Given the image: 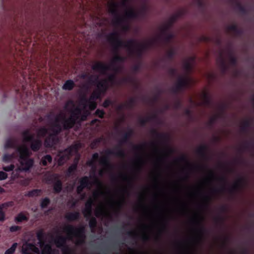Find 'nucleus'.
Returning <instances> with one entry per match:
<instances>
[{
    "label": "nucleus",
    "instance_id": "1",
    "mask_svg": "<svg viewBox=\"0 0 254 254\" xmlns=\"http://www.w3.org/2000/svg\"><path fill=\"white\" fill-rule=\"evenodd\" d=\"M114 75H110L107 79L102 80L97 84V89L93 92L88 100L82 98L78 104H75L73 101H68L65 106V110L70 113V117L65 119V115L64 113H60L56 118L54 124L48 129L41 128L38 131L37 138L34 139V134L29 130H25L23 132V141L31 142V148L35 151L38 150L42 145V141L40 137L49 135L45 140L44 144L47 147H52L58 142L57 134L62 127L64 129L71 128L76 123L86 120L89 114V110H94L96 107V101L102 93L105 92L109 83L112 82Z\"/></svg>",
    "mask_w": 254,
    "mask_h": 254
},
{
    "label": "nucleus",
    "instance_id": "2",
    "mask_svg": "<svg viewBox=\"0 0 254 254\" xmlns=\"http://www.w3.org/2000/svg\"><path fill=\"white\" fill-rule=\"evenodd\" d=\"M125 192L126 190L122 189L116 199L113 196H110L105 201H100L95 210V215L97 217H105L109 215L111 210H120L125 201Z\"/></svg>",
    "mask_w": 254,
    "mask_h": 254
},
{
    "label": "nucleus",
    "instance_id": "3",
    "mask_svg": "<svg viewBox=\"0 0 254 254\" xmlns=\"http://www.w3.org/2000/svg\"><path fill=\"white\" fill-rule=\"evenodd\" d=\"M108 40L114 48L117 49L120 48H125L131 55L140 54L141 52L151 46V42L140 43L136 41L129 40L126 42H123L118 33L114 32L108 35Z\"/></svg>",
    "mask_w": 254,
    "mask_h": 254
},
{
    "label": "nucleus",
    "instance_id": "4",
    "mask_svg": "<svg viewBox=\"0 0 254 254\" xmlns=\"http://www.w3.org/2000/svg\"><path fill=\"white\" fill-rule=\"evenodd\" d=\"M229 172L232 175L237 176V179L229 187L228 191L231 197L235 199L248 185L247 179L240 175L235 167H231L228 170Z\"/></svg>",
    "mask_w": 254,
    "mask_h": 254
},
{
    "label": "nucleus",
    "instance_id": "5",
    "mask_svg": "<svg viewBox=\"0 0 254 254\" xmlns=\"http://www.w3.org/2000/svg\"><path fill=\"white\" fill-rule=\"evenodd\" d=\"M18 152L19 154V161L20 164V168L19 170H28L33 164V159L28 158L31 154L30 150L23 144L18 147Z\"/></svg>",
    "mask_w": 254,
    "mask_h": 254
},
{
    "label": "nucleus",
    "instance_id": "6",
    "mask_svg": "<svg viewBox=\"0 0 254 254\" xmlns=\"http://www.w3.org/2000/svg\"><path fill=\"white\" fill-rule=\"evenodd\" d=\"M81 146L82 144L80 142H77L64 151H59L56 158L58 165H62L64 164L69 158L70 156L76 154Z\"/></svg>",
    "mask_w": 254,
    "mask_h": 254
},
{
    "label": "nucleus",
    "instance_id": "7",
    "mask_svg": "<svg viewBox=\"0 0 254 254\" xmlns=\"http://www.w3.org/2000/svg\"><path fill=\"white\" fill-rule=\"evenodd\" d=\"M118 56H115L113 59L111 64L108 65L101 62H97L92 65V69L94 70L99 72L101 74H105L110 71H117V69H113L112 65L119 60Z\"/></svg>",
    "mask_w": 254,
    "mask_h": 254
},
{
    "label": "nucleus",
    "instance_id": "8",
    "mask_svg": "<svg viewBox=\"0 0 254 254\" xmlns=\"http://www.w3.org/2000/svg\"><path fill=\"white\" fill-rule=\"evenodd\" d=\"M66 238L63 236H58L54 240V243L58 248H61L63 254H73L71 250L66 245Z\"/></svg>",
    "mask_w": 254,
    "mask_h": 254
},
{
    "label": "nucleus",
    "instance_id": "9",
    "mask_svg": "<svg viewBox=\"0 0 254 254\" xmlns=\"http://www.w3.org/2000/svg\"><path fill=\"white\" fill-rule=\"evenodd\" d=\"M192 79L188 75H184L178 79L177 82V87L178 89L186 88L193 83Z\"/></svg>",
    "mask_w": 254,
    "mask_h": 254
},
{
    "label": "nucleus",
    "instance_id": "10",
    "mask_svg": "<svg viewBox=\"0 0 254 254\" xmlns=\"http://www.w3.org/2000/svg\"><path fill=\"white\" fill-rule=\"evenodd\" d=\"M213 178V175L212 174L210 173L206 175L203 179L199 182L198 185L195 187L197 190V191L194 193H191L190 195L191 196H193L195 195H197L201 190L206 186L208 185L210 181L212 180Z\"/></svg>",
    "mask_w": 254,
    "mask_h": 254
},
{
    "label": "nucleus",
    "instance_id": "11",
    "mask_svg": "<svg viewBox=\"0 0 254 254\" xmlns=\"http://www.w3.org/2000/svg\"><path fill=\"white\" fill-rule=\"evenodd\" d=\"M210 231L206 229H200L196 231V236L193 240L197 242L203 241L210 235Z\"/></svg>",
    "mask_w": 254,
    "mask_h": 254
},
{
    "label": "nucleus",
    "instance_id": "12",
    "mask_svg": "<svg viewBox=\"0 0 254 254\" xmlns=\"http://www.w3.org/2000/svg\"><path fill=\"white\" fill-rule=\"evenodd\" d=\"M68 235L70 236V238L72 236H76L78 239H85L86 238L83 229H75L73 228H69L68 230Z\"/></svg>",
    "mask_w": 254,
    "mask_h": 254
},
{
    "label": "nucleus",
    "instance_id": "13",
    "mask_svg": "<svg viewBox=\"0 0 254 254\" xmlns=\"http://www.w3.org/2000/svg\"><path fill=\"white\" fill-rule=\"evenodd\" d=\"M110 191L109 190L104 191L102 190L101 188H99L93 191L92 193V196L90 198H92V199L94 200V202H95L97 201L99 196H106L108 195H110Z\"/></svg>",
    "mask_w": 254,
    "mask_h": 254
},
{
    "label": "nucleus",
    "instance_id": "14",
    "mask_svg": "<svg viewBox=\"0 0 254 254\" xmlns=\"http://www.w3.org/2000/svg\"><path fill=\"white\" fill-rule=\"evenodd\" d=\"M254 149V142L253 141H246L240 147L237 148V151L241 154L244 150H253Z\"/></svg>",
    "mask_w": 254,
    "mask_h": 254
},
{
    "label": "nucleus",
    "instance_id": "15",
    "mask_svg": "<svg viewBox=\"0 0 254 254\" xmlns=\"http://www.w3.org/2000/svg\"><path fill=\"white\" fill-rule=\"evenodd\" d=\"M94 200L92 198H89L85 203V208L83 211L84 215L88 217L90 216L92 211V205L94 203Z\"/></svg>",
    "mask_w": 254,
    "mask_h": 254
},
{
    "label": "nucleus",
    "instance_id": "16",
    "mask_svg": "<svg viewBox=\"0 0 254 254\" xmlns=\"http://www.w3.org/2000/svg\"><path fill=\"white\" fill-rule=\"evenodd\" d=\"M119 7V4L114 0H110L108 2V8L109 11L113 15L116 16L117 10Z\"/></svg>",
    "mask_w": 254,
    "mask_h": 254
},
{
    "label": "nucleus",
    "instance_id": "17",
    "mask_svg": "<svg viewBox=\"0 0 254 254\" xmlns=\"http://www.w3.org/2000/svg\"><path fill=\"white\" fill-rule=\"evenodd\" d=\"M233 5L235 9L239 11L241 14L243 15L247 14L248 11L244 6H243L240 1L238 0H233L232 1Z\"/></svg>",
    "mask_w": 254,
    "mask_h": 254
},
{
    "label": "nucleus",
    "instance_id": "18",
    "mask_svg": "<svg viewBox=\"0 0 254 254\" xmlns=\"http://www.w3.org/2000/svg\"><path fill=\"white\" fill-rule=\"evenodd\" d=\"M23 254H34L33 252L37 253L39 252L38 249L32 244H28L25 248L22 250Z\"/></svg>",
    "mask_w": 254,
    "mask_h": 254
},
{
    "label": "nucleus",
    "instance_id": "19",
    "mask_svg": "<svg viewBox=\"0 0 254 254\" xmlns=\"http://www.w3.org/2000/svg\"><path fill=\"white\" fill-rule=\"evenodd\" d=\"M89 185V179L87 177H84L81 178L80 180V185L77 188V191L78 193H80L83 189L87 187Z\"/></svg>",
    "mask_w": 254,
    "mask_h": 254
},
{
    "label": "nucleus",
    "instance_id": "20",
    "mask_svg": "<svg viewBox=\"0 0 254 254\" xmlns=\"http://www.w3.org/2000/svg\"><path fill=\"white\" fill-rule=\"evenodd\" d=\"M136 16V13L135 11V10L133 7L132 6H129L128 7H126L125 10V13L124 17L125 18H132L135 17Z\"/></svg>",
    "mask_w": 254,
    "mask_h": 254
},
{
    "label": "nucleus",
    "instance_id": "21",
    "mask_svg": "<svg viewBox=\"0 0 254 254\" xmlns=\"http://www.w3.org/2000/svg\"><path fill=\"white\" fill-rule=\"evenodd\" d=\"M200 98L201 100L200 104L201 105H207L209 104L210 98L208 93L204 91L201 94Z\"/></svg>",
    "mask_w": 254,
    "mask_h": 254
},
{
    "label": "nucleus",
    "instance_id": "22",
    "mask_svg": "<svg viewBox=\"0 0 254 254\" xmlns=\"http://www.w3.org/2000/svg\"><path fill=\"white\" fill-rule=\"evenodd\" d=\"M251 121L250 120L247 119L245 120L241 127H240V130L241 132L244 133H247L248 132V129L251 126Z\"/></svg>",
    "mask_w": 254,
    "mask_h": 254
},
{
    "label": "nucleus",
    "instance_id": "23",
    "mask_svg": "<svg viewBox=\"0 0 254 254\" xmlns=\"http://www.w3.org/2000/svg\"><path fill=\"white\" fill-rule=\"evenodd\" d=\"M194 64V58L190 57L187 59L184 63V67L186 71H189L192 67Z\"/></svg>",
    "mask_w": 254,
    "mask_h": 254
},
{
    "label": "nucleus",
    "instance_id": "24",
    "mask_svg": "<svg viewBox=\"0 0 254 254\" xmlns=\"http://www.w3.org/2000/svg\"><path fill=\"white\" fill-rule=\"evenodd\" d=\"M225 183H226V177L225 172H223V199L224 198V192L225 191ZM226 211V206L224 202H223V223L227 222L226 221V216L225 213Z\"/></svg>",
    "mask_w": 254,
    "mask_h": 254
},
{
    "label": "nucleus",
    "instance_id": "25",
    "mask_svg": "<svg viewBox=\"0 0 254 254\" xmlns=\"http://www.w3.org/2000/svg\"><path fill=\"white\" fill-rule=\"evenodd\" d=\"M40 247L42 249V254H50V252L52 248V246L50 244H46L44 243V242H42L40 244Z\"/></svg>",
    "mask_w": 254,
    "mask_h": 254
},
{
    "label": "nucleus",
    "instance_id": "26",
    "mask_svg": "<svg viewBox=\"0 0 254 254\" xmlns=\"http://www.w3.org/2000/svg\"><path fill=\"white\" fill-rule=\"evenodd\" d=\"M79 217V213L76 212H68L66 214L65 218L67 220L73 221L76 220Z\"/></svg>",
    "mask_w": 254,
    "mask_h": 254
},
{
    "label": "nucleus",
    "instance_id": "27",
    "mask_svg": "<svg viewBox=\"0 0 254 254\" xmlns=\"http://www.w3.org/2000/svg\"><path fill=\"white\" fill-rule=\"evenodd\" d=\"M229 254H249L248 250L245 248H241L240 252L237 251L235 249L231 250Z\"/></svg>",
    "mask_w": 254,
    "mask_h": 254
},
{
    "label": "nucleus",
    "instance_id": "28",
    "mask_svg": "<svg viewBox=\"0 0 254 254\" xmlns=\"http://www.w3.org/2000/svg\"><path fill=\"white\" fill-rule=\"evenodd\" d=\"M74 86V83L71 80H67L63 85V88L64 90H70L72 89Z\"/></svg>",
    "mask_w": 254,
    "mask_h": 254
},
{
    "label": "nucleus",
    "instance_id": "29",
    "mask_svg": "<svg viewBox=\"0 0 254 254\" xmlns=\"http://www.w3.org/2000/svg\"><path fill=\"white\" fill-rule=\"evenodd\" d=\"M15 221L17 222H20L23 221H27V218L25 214L23 213H20L15 218Z\"/></svg>",
    "mask_w": 254,
    "mask_h": 254
},
{
    "label": "nucleus",
    "instance_id": "30",
    "mask_svg": "<svg viewBox=\"0 0 254 254\" xmlns=\"http://www.w3.org/2000/svg\"><path fill=\"white\" fill-rule=\"evenodd\" d=\"M178 209L182 212H186L188 210V208L186 203L181 202L177 205Z\"/></svg>",
    "mask_w": 254,
    "mask_h": 254
},
{
    "label": "nucleus",
    "instance_id": "31",
    "mask_svg": "<svg viewBox=\"0 0 254 254\" xmlns=\"http://www.w3.org/2000/svg\"><path fill=\"white\" fill-rule=\"evenodd\" d=\"M229 63L231 65L236 67L238 64V59L234 56L231 55L229 57Z\"/></svg>",
    "mask_w": 254,
    "mask_h": 254
},
{
    "label": "nucleus",
    "instance_id": "32",
    "mask_svg": "<svg viewBox=\"0 0 254 254\" xmlns=\"http://www.w3.org/2000/svg\"><path fill=\"white\" fill-rule=\"evenodd\" d=\"M52 158L50 155H47L42 159L41 162L43 166H46L48 163H51Z\"/></svg>",
    "mask_w": 254,
    "mask_h": 254
},
{
    "label": "nucleus",
    "instance_id": "33",
    "mask_svg": "<svg viewBox=\"0 0 254 254\" xmlns=\"http://www.w3.org/2000/svg\"><path fill=\"white\" fill-rule=\"evenodd\" d=\"M17 246V244L16 243H13L11 247L5 252L4 254H13L16 250Z\"/></svg>",
    "mask_w": 254,
    "mask_h": 254
},
{
    "label": "nucleus",
    "instance_id": "34",
    "mask_svg": "<svg viewBox=\"0 0 254 254\" xmlns=\"http://www.w3.org/2000/svg\"><path fill=\"white\" fill-rule=\"evenodd\" d=\"M210 200V197L208 195H203L200 198V202L202 204H207Z\"/></svg>",
    "mask_w": 254,
    "mask_h": 254
},
{
    "label": "nucleus",
    "instance_id": "35",
    "mask_svg": "<svg viewBox=\"0 0 254 254\" xmlns=\"http://www.w3.org/2000/svg\"><path fill=\"white\" fill-rule=\"evenodd\" d=\"M100 164L103 165L105 168H107L109 167V164L107 159L105 157H101L99 160Z\"/></svg>",
    "mask_w": 254,
    "mask_h": 254
},
{
    "label": "nucleus",
    "instance_id": "36",
    "mask_svg": "<svg viewBox=\"0 0 254 254\" xmlns=\"http://www.w3.org/2000/svg\"><path fill=\"white\" fill-rule=\"evenodd\" d=\"M54 189L56 192H59L61 190L62 183L60 181H58L55 183L54 184Z\"/></svg>",
    "mask_w": 254,
    "mask_h": 254
},
{
    "label": "nucleus",
    "instance_id": "37",
    "mask_svg": "<svg viewBox=\"0 0 254 254\" xmlns=\"http://www.w3.org/2000/svg\"><path fill=\"white\" fill-rule=\"evenodd\" d=\"M78 161V158L76 159V163L71 165L68 169L67 175H69L72 172L74 171L76 169L77 162Z\"/></svg>",
    "mask_w": 254,
    "mask_h": 254
},
{
    "label": "nucleus",
    "instance_id": "38",
    "mask_svg": "<svg viewBox=\"0 0 254 254\" xmlns=\"http://www.w3.org/2000/svg\"><path fill=\"white\" fill-rule=\"evenodd\" d=\"M226 223H223V254H225V246H226V234H225V231H226Z\"/></svg>",
    "mask_w": 254,
    "mask_h": 254
},
{
    "label": "nucleus",
    "instance_id": "39",
    "mask_svg": "<svg viewBox=\"0 0 254 254\" xmlns=\"http://www.w3.org/2000/svg\"><path fill=\"white\" fill-rule=\"evenodd\" d=\"M41 193V190H35L28 192V195L29 196H37Z\"/></svg>",
    "mask_w": 254,
    "mask_h": 254
},
{
    "label": "nucleus",
    "instance_id": "40",
    "mask_svg": "<svg viewBox=\"0 0 254 254\" xmlns=\"http://www.w3.org/2000/svg\"><path fill=\"white\" fill-rule=\"evenodd\" d=\"M50 203V200L48 198H45L43 199L41 203V206L42 208H45L48 206V205Z\"/></svg>",
    "mask_w": 254,
    "mask_h": 254
},
{
    "label": "nucleus",
    "instance_id": "41",
    "mask_svg": "<svg viewBox=\"0 0 254 254\" xmlns=\"http://www.w3.org/2000/svg\"><path fill=\"white\" fill-rule=\"evenodd\" d=\"M225 117L223 118V120H224ZM223 124H224V122H223ZM224 127V126L223 125V127ZM224 135H225V129L223 128V139L224 138ZM225 156V152L224 149V146H223V172H225V167H226V163L224 160V158Z\"/></svg>",
    "mask_w": 254,
    "mask_h": 254
},
{
    "label": "nucleus",
    "instance_id": "42",
    "mask_svg": "<svg viewBox=\"0 0 254 254\" xmlns=\"http://www.w3.org/2000/svg\"><path fill=\"white\" fill-rule=\"evenodd\" d=\"M98 158V154L97 153H94L92 156V160L89 161L87 162V164L89 166H92L93 162L97 160Z\"/></svg>",
    "mask_w": 254,
    "mask_h": 254
},
{
    "label": "nucleus",
    "instance_id": "43",
    "mask_svg": "<svg viewBox=\"0 0 254 254\" xmlns=\"http://www.w3.org/2000/svg\"><path fill=\"white\" fill-rule=\"evenodd\" d=\"M243 162V160L241 157H236L233 160V163L235 165L242 164Z\"/></svg>",
    "mask_w": 254,
    "mask_h": 254
},
{
    "label": "nucleus",
    "instance_id": "44",
    "mask_svg": "<svg viewBox=\"0 0 254 254\" xmlns=\"http://www.w3.org/2000/svg\"><path fill=\"white\" fill-rule=\"evenodd\" d=\"M13 157L14 156L13 154H5L3 158V161L5 162H8L9 161H10Z\"/></svg>",
    "mask_w": 254,
    "mask_h": 254
},
{
    "label": "nucleus",
    "instance_id": "45",
    "mask_svg": "<svg viewBox=\"0 0 254 254\" xmlns=\"http://www.w3.org/2000/svg\"><path fill=\"white\" fill-rule=\"evenodd\" d=\"M238 28V27L237 24H233L229 25L228 27V29L230 31H231L234 33Z\"/></svg>",
    "mask_w": 254,
    "mask_h": 254
},
{
    "label": "nucleus",
    "instance_id": "46",
    "mask_svg": "<svg viewBox=\"0 0 254 254\" xmlns=\"http://www.w3.org/2000/svg\"><path fill=\"white\" fill-rule=\"evenodd\" d=\"M37 238H38V240L40 242L41 244L42 242H44L43 239L44 238V235L42 231L39 232L37 233Z\"/></svg>",
    "mask_w": 254,
    "mask_h": 254
},
{
    "label": "nucleus",
    "instance_id": "47",
    "mask_svg": "<svg viewBox=\"0 0 254 254\" xmlns=\"http://www.w3.org/2000/svg\"><path fill=\"white\" fill-rule=\"evenodd\" d=\"M127 234L132 238H136L137 237V233L134 231H128L127 232Z\"/></svg>",
    "mask_w": 254,
    "mask_h": 254
},
{
    "label": "nucleus",
    "instance_id": "48",
    "mask_svg": "<svg viewBox=\"0 0 254 254\" xmlns=\"http://www.w3.org/2000/svg\"><path fill=\"white\" fill-rule=\"evenodd\" d=\"M234 34L236 36H241L243 34V30L242 29L238 27L234 32Z\"/></svg>",
    "mask_w": 254,
    "mask_h": 254
},
{
    "label": "nucleus",
    "instance_id": "49",
    "mask_svg": "<svg viewBox=\"0 0 254 254\" xmlns=\"http://www.w3.org/2000/svg\"><path fill=\"white\" fill-rule=\"evenodd\" d=\"M7 178V174L2 171H0V180H3Z\"/></svg>",
    "mask_w": 254,
    "mask_h": 254
},
{
    "label": "nucleus",
    "instance_id": "50",
    "mask_svg": "<svg viewBox=\"0 0 254 254\" xmlns=\"http://www.w3.org/2000/svg\"><path fill=\"white\" fill-rule=\"evenodd\" d=\"M121 178L124 182H129L130 181V178L126 174L122 175Z\"/></svg>",
    "mask_w": 254,
    "mask_h": 254
},
{
    "label": "nucleus",
    "instance_id": "51",
    "mask_svg": "<svg viewBox=\"0 0 254 254\" xmlns=\"http://www.w3.org/2000/svg\"><path fill=\"white\" fill-rule=\"evenodd\" d=\"M14 165H10L8 166H5L3 167V169L5 171H12L14 169Z\"/></svg>",
    "mask_w": 254,
    "mask_h": 254
},
{
    "label": "nucleus",
    "instance_id": "52",
    "mask_svg": "<svg viewBox=\"0 0 254 254\" xmlns=\"http://www.w3.org/2000/svg\"><path fill=\"white\" fill-rule=\"evenodd\" d=\"M20 229V227L17 226H13L10 228V231L11 232H16Z\"/></svg>",
    "mask_w": 254,
    "mask_h": 254
},
{
    "label": "nucleus",
    "instance_id": "53",
    "mask_svg": "<svg viewBox=\"0 0 254 254\" xmlns=\"http://www.w3.org/2000/svg\"><path fill=\"white\" fill-rule=\"evenodd\" d=\"M230 241L233 244H237L238 242L237 238L235 237H230L229 238Z\"/></svg>",
    "mask_w": 254,
    "mask_h": 254
},
{
    "label": "nucleus",
    "instance_id": "54",
    "mask_svg": "<svg viewBox=\"0 0 254 254\" xmlns=\"http://www.w3.org/2000/svg\"><path fill=\"white\" fill-rule=\"evenodd\" d=\"M135 164L137 166H141L143 164L142 159L141 158H138L135 162Z\"/></svg>",
    "mask_w": 254,
    "mask_h": 254
},
{
    "label": "nucleus",
    "instance_id": "55",
    "mask_svg": "<svg viewBox=\"0 0 254 254\" xmlns=\"http://www.w3.org/2000/svg\"><path fill=\"white\" fill-rule=\"evenodd\" d=\"M96 114L97 115H98L99 117L102 118L103 117L104 115V112L102 110H97L96 111Z\"/></svg>",
    "mask_w": 254,
    "mask_h": 254
},
{
    "label": "nucleus",
    "instance_id": "56",
    "mask_svg": "<svg viewBox=\"0 0 254 254\" xmlns=\"http://www.w3.org/2000/svg\"><path fill=\"white\" fill-rule=\"evenodd\" d=\"M223 75H224L226 70V67L225 64V58H224V50H223Z\"/></svg>",
    "mask_w": 254,
    "mask_h": 254
},
{
    "label": "nucleus",
    "instance_id": "57",
    "mask_svg": "<svg viewBox=\"0 0 254 254\" xmlns=\"http://www.w3.org/2000/svg\"><path fill=\"white\" fill-rule=\"evenodd\" d=\"M59 251L56 249H53L51 248V250L50 252V254H59Z\"/></svg>",
    "mask_w": 254,
    "mask_h": 254
},
{
    "label": "nucleus",
    "instance_id": "58",
    "mask_svg": "<svg viewBox=\"0 0 254 254\" xmlns=\"http://www.w3.org/2000/svg\"><path fill=\"white\" fill-rule=\"evenodd\" d=\"M129 3V0H122L121 5L123 7H125L126 5Z\"/></svg>",
    "mask_w": 254,
    "mask_h": 254
},
{
    "label": "nucleus",
    "instance_id": "59",
    "mask_svg": "<svg viewBox=\"0 0 254 254\" xmlns=\"http://www.w3.org/2000/svg\"><path fill=\"white\" fill-rule=\"evenodd\" d=\"M141 238L143 241H147L149 239V237L147 234H143Z\"/></svg>",
    "mask_w": 254,
    "mask_h": 254
},
{
    "label": "nucleus",
    "instance_id": "60",
    "mask_svg": "<svg viewBox=\"0 0 254 254\" xmlns=\"http://www.w3.org/2000/svg\"><path fill=\"white\" fill-rule=\"evenodd\" d=\"M5 215L4 213L2 211H0V221H3L4 220Z\"/></svg>",
    "mask_w": 254,
    "mask_h": 254
},
{
    "label": "nucleus",
    "instance_id": "61",
    "mask_svg": "<svg viewBox=\"0 0 254 254\" xmlns=\"http://www.w3.org/2000/svg\"><path fill=\"white\" fill-rule=\"evenodd\" d=\"M85 239H78L77 244L78 245H82L84 243Z\"/></svg>",
    "mask_w": 254,
    "mask_h": 254
},
{
    "label": "nucleus",
    "instance_id": "62",
    "mask_svg": "<svg viewBox=\"0 0 254 254\" xmlns=\"http://www.w3.org/2000/svg\"><path fill=\"white\" fill-rule=\"evenodd\" d=\"M12 146V144L11 143V141L10 140H7L5 144V147H9Z\"/></svg>",
    "mask_w": 254,
    "mask_h": 254
},
{
    "label": "nucleus",
    "instance_id": "63",
    "mask_svg": "<svg viewBox=\"0 0 254 254\" xmlns=\"http://www.w3.org/2000/svg\"><path fill=\"white\" fill-rule=\"evenodd\" d=\"M110 103V102L109 100H106L103 103V106L105 107H107L109 105Z\"/></svg>",
    "mask_w": 254,
    "mask_h": 254
},
{
    "label": "nucleus",
    "instance_id": "64",
    "mask_svg": "<svg viewBox=\"0 0 254 254\" xmlns=\"http://www.w3.org/2000/svg\"><path fill=\"white\" fill-rule=\"evenodd\" d=\"M93 183L94 184H96V185H100V183L99 181L97 178H95L94 179Z\"/></svg>",
    "mask_w": 254,
    "mask_h": 254
}]
</instances>
